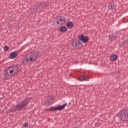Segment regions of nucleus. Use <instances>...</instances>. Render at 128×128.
Wrapping results in <instances>:
<instances>
[{
    "label": "nucleus",
    "mask_w": 128,
    "mask_h": 128,
    "mask_svg": "<svg viewBox=\"0 0 128 128\" xmlns=\"http://www.w3.org/2000/svg\"><path fill=\"white\" fill-rule=\"evenodd\" d=\"M117 58L116 55H112L110 57V60H112V62H116Z\"/></svg>",
    "instance_id": "9b49d317"
},
{
    "label": "nucleus",
    "mask_w": 128,
    "mask_h": 128,
    "mask_svg": "<svg viewBox=\"0 0 128 128\" xmlns=\"http://www.w3.org/2000/svg\"><path fill=\"white\" fill-rule=\"evenodd\" d=\"M18 72V68L16 66H11L6 70L7 76H14Z\"/></svg>",
    "instance_id": "f03ea898"
},
{
    "label": "nucleus",
    "mask_w": 128,
    "mask_h": 128,
    "mask_svg": "<svg viewBox=\"0 0 128 128\" xmlns=\"http://www.w3.org/2000/svg\"><path fill=\"white\" fill-rule=\"evenodd\" d=\"M23 126H24V128H26V126H28V122H25Z\"/></svg>",
    "instance_id": "f3484780"
},
{
    "label": "nucleus",
    "mask_w": 128,
    "mask_h": 128,
    "mask_svg": "<svg viewBox=\"0 0 128 128\" xmlns=\"http://www.w3.org/2000/svg\"><path fill=\"white\" fill-rule=\"evenodd\" d=\"M115 38H116L115 36H114V35H112H112L109 36V40H114Z\"/></svg>",
    "instance_id": "2eb2a0df"
},
{
    "label": "nucleus",
    "mask_w": 128,
    "mask_h": 128,
    "mask_svg": "<svg viewBox=\"0 0 128 128\" xmlns=\"http://www.w3.org/2000/svg\"><path fill=\"white\" fill-rule=\"evenodd\" d=\"M4 50H8V46H5L4 47Z\"/></svg>",
    "instance_id": "a211bd4d"
},
{
    "label": "nucleus",
    "mask_w": 128,
    "mask_h": 128,
    "mask_svg": "<svg viewBox=\"0 0 128 128\" xmlns=\"http://www.w3.org/2000/svg\"><path fill=\"white\" fill-rule=\"evenodd\" d=\"M79 40H82V42L86 44V42H88V37L84 35H80L79 36Z\"/></svg>",
    "instance_id": "423d86ee"
},
{
    "label": "nucleus",
    "mask_w": 128,
    "mask_h": 128,
    "mask_svg": "<svg viewBox=\"0 0 128 128\" xmlns=\"http://www.w3.org/2000/svg\"><path fill=\"white\" fill-rule=\"evenodd\" d=\"M110 10H116V6L114 5H110Z\"/></svg>",
    "instance_id": "dca6fc26"
},
{
    "label": "nucleus",
    "mask_w": 128,
    "mask_h": 128,
    "mask_svg": "<svg viewBox=\"0 0 128 128\" xmlns=\"http://www.w3.org/2000/svg\"><path fill=\"white\" fill-rule=\"evenodd\" d=\"M118 116L120 120H126L128 118V111L126 110L121 111L118 114Z\"/></svg>",
    "instance_id": "20e7f679"
},
{
    "label": "nucleus",
    "mask_w": 128,
    "mask_h": 128,
    "mask_svg": "<svg viewBox=\"0 0 128 128\" xmlns=\"http://www.w3.org/2000/svg\"><path fill=\"white\" fill-rule=\"evenodd\" d=\"M66 20L64 17L62 16L58 18L56 20L58 24H64L66 22Z\"/></svg>",
    "instance_id": "39448f33"
},
{
    "label": "nucleus",
    "mask_w": 128,
    "mask_h": 128,
    "mask_svg": "<svg viewBox=\"0 0 128 128\" xmlns=\"http://www.w3.org/2000/svg\"><path fill=\"white\" fill-rule=\"evenodd\" d=\"M66 26L68 28H72L74 27V23L72 22H68L66 24Z\"/></svg>",
    "instance_id": "1a4fd4ad"
},
{
    "label": "nucleus",
    "mask_w": 128,
    "mask_h": 128,
    "mask_svg": "<svg viewBox=\"0 0 128 128\" xmlns=\"http://www.w3.org/2000/svg\"><path fill=\"white\" fill-rule=\"evenodd\" d=\"M52 110L56 111V107H51L49 109H48V112H52Z\"/></svg>",
    "instance_id": "4468645a"
},
{
    "label": "nucleus",
    "mask_w": 128,
    "mask_h": 128,
    "mask_svg": "<svg viewBox=\"0 0 128 128\" xmlns=\"http://www.w3.org/2000/svg\"><path fill=\"white\" fill-rule=\"evenodd\" d=\"M60 30L61 32H66V27L64 26H61L60 28Z\"/></svg>",
    "instance_id": "ddd939ff"
},
{
    "label": "nucleus",
    "mask_w": 128,
    "mask_h": 128,
    "mask_svg": "<svg viewBox=\"0 0 128 128\" xmlns=\"http://www.w3.org/2000/svg\"><path fill=\"white\" fill-rule=\"evenodd\" d=\"M18 51L16 50L10 54V58L14 60L16 58V56H18Z\"/></svg>",
    "instance_id": "0eeeda50"
},
{
    "label": "nucleus",
    "mask_w": 128,
    "mask_h": 128,
    "mask_svg": "<svg viewBox=\"0 0 128 128\" xmlns=\"http://www.w3.org/2000/svg\"><path fill=\"white\" fill-rule=\"evenodd\" d=\"M28 106V100H25L24 101L20 102L15 107V108H12L11 112H16V110H22V108H24V106Z\"/></svg>",
    "instance_id": "7ed1b4c3"
},
{
    "label": "nucleus",
    "mask_w": 128,
    "mask_h": 128,
    "mask_svg": "<svg viewBox=\"0 0 128 128\" xmlns=\"http://www.w3.org/2000/svg\"><path fill=\"white\" fill-rule=\"evenodd\" d=\"M38 58V54L36 52L30 53L23 58L22 60V64H30L34 62Z\"/></svg>",
    "instance_id": "f257e3e1"
},
{
    "label": "nucleus",
    "mask_w": 128,
    "mask_h": 128,
    "mask_svg": "<svg viewBox=\"0 0 128 128\" xmlns=\"http://www.w3.org/2000/svg\"><path fill=\"white\" fill-rule=\"evenodd\" d=\"M74 44V43L73 42V44H74V46H78V45L82 44V42H80V40H76V42H74L75 45Z\"/></svg>",
    "instance_id": "f8f14e48"
},
{
    "label": "nucleus",
    "mask_w": 128,
    "mask_h": 128,
    "mask_svg": "<svg viewBox=\"0 0 128 128\" xmlns=\"http://www.w3.org/2000/svg\"><path fill=\"white\" fill-rule=\"evenodd\" d=\"M66 104H65L61 106L56 107V110H64V108H66Z\"/></svg>",
    "instance_id": "9d476101"
},
{
    "label": "nucleus",
    "mask_w": 128,
    "mask_h": 128,
    "mask_svg": "<svg viewBox=\"0 0 128 128\" xmlns=\"http://www.w3.org/2000/svg\"><path fill=\"white\" fill-rule=\"evenodd\" d=\"M90 78L88 77L86 78V76H80L78 78L80 82H84V80H88Z\"/></svg>",
    "instance_id": "6e6552de"
}]
</instances>
